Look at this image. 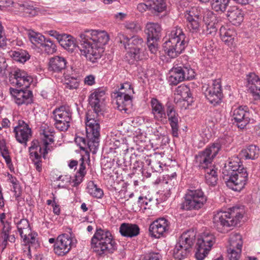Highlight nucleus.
<instances>
[{
  "label": "nucleus",
  "mask_w": 260,
  "mask_h": 260,
  "mask_svg": "<svg viewBox=\"0 0 260 260\" xmlns=\"http://www.w3.org/2000/svg\"><path fill=\"white\" fill-rule=\"evenodd\" d=\"M80 45L78 47L82 55L92 63L100 59L104 51V46L109 41V36L105 31L86 29L79 34ZM60 45L69 52H73L77 47L75 39L70 35L63 34Z\"/></svg>",
  "instance_id": "nucleus-1"
},
{
  "label": "nucleus",
  "mask_w": 260,
  "mask_h": 260,
  "mask_svg": "<svg viewBox=\"0 0 260 260\" xmlns=\"http://www.w3.org/2000/svg\"><path fill=\"white\" fill-rule=\"evenodd\" d=\"M240 162L238 157H233L225 164L222 169L223 179L227 187L236 191H241L248 180L246 169Z\"/></svg>",
  "instance_id": "nucleus-2"
},
{
  "label": "nucleus",
  "mask_w": 260,
  "mask_h": 260,
  "mask_svg": "<svg viewBox=\"0 0 260 260\" xmlns=\"http://www.w3.org/2000/svg\"><path fill=\"white\" fill-rule=\"evenodd\" d=\"M86 137H77L75 142L81 149L89 148L94 153L99 145L100 126L99 121L89 113L86 114Z\"/></svg>",
  "instance_id": "nucleus-3"
},
{
  "label": "nucleus",
  "mask_w": 260,
  "mask_h": 260,
  "mask_svg": "<svg viewBox=\"0 0 260 260\" xmlns=\"http://www.w3.org/2000/svg\"><path fill=\"white\" fill-rule=\"evenodd\" d=\"M243 217V209L234 206L227 211L214 213L213 218L214 227L220 233H225L228 228L236 225Z\"/></svg>",
  "instance_id": "nucleus-4"
},
{
  "label": "nucleus",
  "mask_w": 260,
  "mask_h": 260,
  "mask_svg": "<svg viewBox=\"0 0 260 260\" xmlns=\"http://www.w3.org/2000/svg\"><path fill=\"white\" fill-rule=\"evenodd\" d=\"M185 36L180 27H175L166 37L163 44L165 53L171 58L178 56L185 48Z\"/></svg>",
  "instance_id": "nucleus-5"
},
{
  "label": "nucleus",
  "mask_w": 260,
  "mask_h": 260,
  "mask_svg": "<svg viewBox=\"0 0 260 260\" xmlns=\"http://www.w3.org/2000/svg\"><path fill=\"white\" fill-rule=\"evenodd\" d=\"M91 247L97 254L102 255L112 253L116 249V244L109 231L99 229L91 238Z\"/></svg>",
  "instance_id": "nucleus-6"
},
{
  "label": "nucleus",
  "mask_w": 260,
  "mask_h": 260,
  "mask_svg": "<svg viewBox=\"0 0 260 260\" xmlns=\"http://www.w3.org/2000/svg\"><path fill=\"white\" fill-rule=\"evenodd\" d=\"M214 158L202 152L196 155V162L199 163V168L204 171L206 183L213 186L217 184L218 180V169L211 165Z\"/></svg>",
  "instance_id": "nucleus-7"
},
{
  "label": "nucleus",
  "mask_w": 260,
  "mask_h": 260,
  "mask_svg": "<svg viewBox=\"0 0 260 260\" xmlns=\"http://www.w3.org/2000/svg\"><path fill=\"white\" fill-rule=\"evenodd\" d=\"M194 241L195 232L193 229L183 233L173 249L174 257L178 260H182L187 257L190 253Z\"/></svg>",
  "instance_id": "nucleus-8"
},
{
  "label": "nucleus",
  "mask_w": 260,
  "mask_h": 260,
  "mask_svg": "<svg viewBox=\"0 0 260 260\" xmlns=\"http://www.w3.org/2000/svg\"><path fill=\"white\" fill-rule=\"evenodd\" d=\"M134 93L133 88L129 82L121 84L118 92L115 93L117 109L126 113L132 106V95Z\"/></svg>",
  "instance_id": "nucleus-9"
},
{
  "label": "nucleus",
  "mask_w": 260,
  "mask_h": 260,
  "mask_svg": "<svg viewBox=\"0 0 260 260\" xmlns=\"http://www.w3.org/2000/svg\"><path fill=\"white\" fill-rule=\"evenodd\" d=\"M52 117L55 121V127L60 132L67 131L70 126L72 112L67 105L56 108L52 112Z\"/></svg>",
  "instance_id": "nucleus-10"
},
{
  "label": "nucleus",
  "mask_w": 260,
  "mask_h": 260,
  "mask_svg": "<svg viewBox=\"0 0 260 260\" xmlns=\"http://www.w3.org/2000/svg\"><path fill=\"white\" fill-rule=\"evenodd\" d=\"M214 243L215 238L209 232L199 234L196 242V259H204Z\"/></svg>",
  "instance_id": "nucleus-11"
},
{
  "label": "nucleus",
  "mask_w": 260,
  "mask_h": 260,
  "mask_svg": "<svg viewBox=\"0 0 260 260\" xmlns=\"http://www.w3.org/2000/svg\"><path fill=\"white\" fill-rule=\"evenodd\" d=\"M202 91L209 102L215 106L219 104L223 97L221 85L218 80H213L210 83L205 84Z\"/></svg>",
  "instance_id": "nucleus-12"
},
{
  "label": "nucleus",
  "mask_w": 260,
  "mask_h": 260,
  "mask_svg": "<svg viewBox=\"0 0 260 260\" xmlns=\"http://www.w3.org/2000/svg\"><path fill=\"white\" fill-rule=\"evenodd\" d=\"M76 239L71 234H62L59 235L54 245L55 254L63 256L68 253L73 247L75 246Z\"/></svg>",
  "instance_id": "nucleus-13"
},
{
  "label": "nucleus",
  "mask_w": 260,
  "mask_h": 260,
  "mask_svg": "<svg viewBox=\"0 0 260 260\" xmlns=\"http://www.w3.org/2000/svg\"><path fill=\"white\" fill-rule=\"evenodd\" d=\"M106 99V90L103 88H99L94 89L90 94L88 98L89 104L92 108L94 114L92 112H88L91 115H94L95 119L98 120V116L100 112L102 111V109L104 102Z\"/></svg>",
  "instance_id": "nucleus-14"
},
{
  "label": "nucleus",
  "mask_w": 260,
  "mask_h": 260,
  "mask_svg": "<svg viewBox=\"0 0 260 260\" xmlns=\"http://www.w3.org/2000/svg\"><path fill=\"white\" fill-rule=\"evenodd\" d=\"M54 131L52 127H50L47 124H44L40 127V135L41 136V141L38 142L42 146V149L43 150V158L46 159L47 155L49 152L52 149V146L50 145L54 142L53 135Z\"/></svg>",
  "instance_id": "nucleus-15"
},
{
  "label": "nucleus",
  "mask_w": 260,
  "mask_h": 260,
  "mask_svg": "<svg viewBox=\"0 0 260 260\" xmlns=\"http://www.w3.org/2000/svg\"><path fill=\"white\" fill-rule=\"evenodd\" d=\"M166 118L171 128V134L174 137L178 138L179 132V121L181 120L178 113L175 110L174 105L171 102L166 104Z\"/></svg>",
  "instance_id": "nucleus-16"
},
{
  "label": "nucleus",
  "mask_w": 260,
  "mask_h": 260,
  "mask_svg": "<svg viewBox=\"0 0 260 260\" xmlns=\"http://www.w3.org/2000/svg\"><path fill=\"white\" fill-rule=\"evenodd\" d=\"M30 158L32 161L36 170L41 172L42 170V157H43V150L38 140H33L29 148Z\"/></svg>",
  "instance_id": "nucleus-17"
},
{
  "label": "nucleus",
  "mask_w": 260,
  "mask_h": 260,
  "mask_svg": "<svg viewBox=\"0 0 260 260\" xmlns=\"http://www.w3.org/2000/svg\"><path fill=\"white\" fill-rule=\"evenodd\" d=\"M32 81L31 77L26 72L18 69L14 71L10 79L11 84L22 88H28Z\"/></svg>",
  "instance_id": "nucleus-18"
},
{
  "label": "nucleus",
  "mask_w": 260,
  "mask_h": 260,
  "mask_svg": "<svg viewBox=\"0 0 260 260\" xmlns=\"http://www.w3.org/2000/svg\"><path fill=\"white\" fill-rule=\"evenodd\" d=\"M10 92L15 103L18 106L28 105L32 101V91L28 89L10 88Z\"/></svg>",
  "instance_id": "nucleus-19"
},
{
  "label": "nucleus",
  "mask_w": 260,
  "mask_h": 260,
  "mask_svg": "<svg viewBox=\"0 0 260 260\" xmlns=\"http://www.w3.org/2000/svg\"><path fill=\"white\" fill-rule=\"evenodd\" d=\"M13 132L17 141L21 144L26 145L28 139L31 136V128L23 120H19L18 125L14 127Z\"/></svg>",
  "instance_id": "nucleus-20"
},
{
  "label": "nucleus",
  "mask_w": 260,
  "mask_h": 260,
  "mask_svg": "<svg viewBox=\"0 0 260 260\" xmlns=\"http://www.w3.org/2000/svg\"><path fill=\"white\" fill-rule=\"evenodd\" d=\"M231 142L232 139L230 137L221 138L201 152L215 158L220 149H223L227 151V148L230 146Z\"/></svg>",
  "instance_id": "nucleus-21"
},
{
  "label": "nucleus",
  "mask_w": 260,
  "mask_h": 260,
  "mask_svg": "<svg viewBox=\"0 0 260 260\" xmlns=\"http://www.w3.org/2000/svg\"><path fill=\"white\" fill-rule=\"evenodd\" d=\"M151 113L154 119L161 123L167 122L166 111L163 104L156 98H152L150 101Z\"/></svg>",
  "instance_id": "nucleus-22"
},
{
  "label": "nucleus",
  "mask_w": 260,
  "mask_h": 260,
  "mask_svg": "<svg viewBox=\"0 0 260 260\" xmlns=\"http://www.w3.org/2000/svg\"><path fill=\"white\" fill-rule=\"evenodd\" d=\"M169 227L168 221L165 218H160L150 224L149 232L152 237L158 238L168 230Z\"/></svg>",
  "instance_id": "nucleus-23"
},
{
  "label": "nucleus",
  "mask_w": 260,
  "mask_h": 260,
  "mask_svg": "<svg viewBox=\"0 0 260 260\" xmlns=\"http://www.w3.org/2000/svg\"><path fill=\"white\" fill-rule=\"evenodd\" d=\"M247 109L239 106L233 110V119L237 122V126L241 129L244 128L250 121L249 113L246 111Z\"/></svg>",
  "instance_id": "nucleus-24"
},
{
  "label": "nucleus",
  "mask_w": 260,
  "mask_h": 260,
  "mask_svg": "<svg viewBox=\"0 0 260 260\" xmlns=\"http://www.w3.org/2000/svg\"><path fill=\"white\" fill-rule=\"evenodd\" d=\"M165 8L166 4L164 0H147L146 3H141L137 6V9L141 13L150 10L159 13L162 12Z\"/></svg>",
  "instance_id": "nucleus-25"
},
{
  "label": "nucleus",
  "mask_w": 260,
  "mask_h": 260,
  "mask_svg": "<svg viewBox=\"0 0 260 260\" xmlns=\"http://www.w3.org/2000/svg\"><path fill=\"white\" fill-rule=\"evenodd\" d=\"M186 79L185 70L182 67H174L168 74V81L171 85H177Z\"/></svg>",
  "instance_id": "nucleus-26"
},
{
  "label": "nucleus",
  "mask_w": 260,
  "mask_h": 260,
  "mask_svg": "<svg viewBox=\"0 0 260 260\" xmlns=\"http://www.w3.org/2000/svg\"><path fill=\"white\" fill-rule=\"evenodd\" d=\"M247 87L254 98H260V79L254 73H250L247 76Z\"/></svg>",
  "instance_id": "nucleus-27"
},
{
  "label": "nucleus",
  "mask_w": 260,
  "mask_h": 260,
  "mask_svg": "<svg viewBox=\"0 0 260 260\" xmlns=\"http://www.w3.org/2000/svg\"><path fill=\"white\" fill-rule=\"evenodd\" d=\"M120 234L125 237L132 238L140 233V228L136 224L122 223L119 227Z\"/></svg>",
  "instance_id": "nucleus-28"
},
{
  "label": "nucleus",
  "mask_w": 260,
  "mask_h": 260,
  "mask_svg": "<svg viewBox=\"0 0 260 260\" xmlns=\"http://www.w3.org/2000/svg\"><path fill=\"white\" fill-rule=\"evenodd\" d=\"M226 16L230 22L236 26L240 25L244 19L242 11L235 6L229 9Z\"/></svg>",
  "instance_id": "nucleus-29"
},
{
  "label": "nucleus",
  "mask_w": 260,
  "mask_h": 260,
  "mask_svg": "<svg viewBox=\"0 0 260 260\" xmlns=\"http://www.w3.org/2000/svg\"><path fill=\"white\" fill-rule=\"evenodd\" d=\"M184 199V201L180 204L181 210L188 211L195 209V190L193 187L187 190Z\"/></svg>",
  "instance_id": "nucleus-30"
},
{
  "label": "nucleus",
  "mask_w": 260,
  "mask_h": 260,
  "mask_svg": "<svg viewBox=\"0 0 260 260\" xmlns=\"http://www.w3.org/2000/svg\"><path fill=\"white\" fill-rule=\"evenodd\" d=\"M123 39L121 40L120 43L123 44L125 49L132 50L134 48L143 47L144 42L142 38L138 36H134L130 38L124 36Z\"/></svg>",
  "instance_id": "nucleus-31"
},
{
  "label": "nucleus",
  "mask_w": 260,
  "mask_h": 260,
  "mask_svg": "<svg viewBox=\"0 0 260 260\" xmlns=\"http://www.w3.org/2000/svg\"><path fill=\"white\" fill-rule=\"evenodd\" d=\"M161 28L158 23L149 22L145 27V33L147 36V40L150 41L158 40L160 37Z\"/></svg>",
  "instance_id": "nucleus-32"
},
{
  "label": "nucleus",
  "mask_w": 260,
  "mask_h": 260,
  "mask_svg": "<svg viewBox=\"0 0 260 260\" xmlns=\"http://www.w3.org/2000/svg\"><path fill=\"white\" fill-rule=\"evenodd\" d=\"M67 61L64 58L56 56L50 59L49 70L54 72H60L66 67Z\"/></svg>",
  "instance_id": "nucleus-33"
},
{
  "label": "nucleus",
  "mask_w": 260,
  "mask_h": 260,
  "mask_svg": "<svg viewBox=\"0 0 260 260\" xmlns=\"http://www.w3.org/2000/svg\"><path fill=\"white\" fill-rule=\"evenodd\" d=\"M259 149L256 145H251L241 151L239 156L245 159H255L259 155Z\"/></svg>",
  "instance_id": "nucleus-34"
},
{
  "label": "nucleus",
  "mask_w": 260,
  "mask_h": 260,
  "mask_svg": "<svg viewBox=\"0 0 260 260\" xmlns=\"http://www.w3.org/2000/svg\"><path fill=\"white\" fill-rule=\"evenodd\" d=\"M128 55L136 60L145 59L149 57V54L145 48L142 47L134 48L128 53Z\"/></svg>",
  "instance_id": "nucleus-35"
},
{
  "label": "nucleus",
  "mask_w": 260,
  "mask_h": 260,
  "mask_svg": "<svg viewBox=\"0 0 260 260\" xmlns=\"http://www.w3.org/2000/svg\"><path fill=\"white\" fill-rule=\"evenodd\" d=\"M185 17L186 20V29L189 32L193 34L195 31V11L193 8H191L186 11Z\"/></svg>",
  "instance_id": "nucleus-36"
},
{
  "label": "nucleus",
  "mask_w": 260,
  "mask_h": 260,
  "mask_svg": "<svg viewBox=\"0 0 260 260\" xmlns=\"http://www.w3.org/2000/svg\"><path fill=\"white\" fill-rule=\"evenodd\" d=\"M197 20L199 26L204 23L207 29H209V24L213 20H216V15L211 11H207L203 16L201 14H196V21Z\"/></svg>",
  "instance_id": "nucleus-37"
},
{
  "label": "nucleus",
  "mask_w": 260,
  "mask_h": 260,
  "mask_svg": "<svg viewBox=\"0 0 260 260\" xmlns=\"http://www.w3.org/2000/svg\"><path fill=\"white\" fill-rule=\"evenodd\" d=\"M9 54L14 60L20 63H24L30 58V55L28 52L26 50L22 49L11 51Z\"/></svg>",
  "instance_id": "nucleus-38"
},
{
  "label": "nucleus",
  "mask_w": 260,
  "mask_h": 260,
  "mask_svg": "<svg viewBox=\"0 0 260 260\" xmlns=\"http://www.w3.org/2000/svg\"><path fill=\"white\" fill-rule=\"evenodd\" d=\"M189 89L188 87L184 85H181L178 86L175 90L174 94L177 95H179L182 98V100L185 101L189 105V103L192 102V98L190 97V93H189Z\"/></svg>",
  "instance_id": "nucleus-39"
},
{
  "label": "nucleus",
  "mask_w": 260,
  "mask_h": 260,
  "mask_svg": "<svg viewBox=\"0 0 260 260\" xmlns=\"http://www.w3.org/2000/svg\"><path fill=\"white\" fill-rule=\"evenodd\" d=\"M87 191L92 197L98 199H101L104 196L103 190L98 187L93 181H90L87 183Z\"/></svg>",
  "instance_id": "nucleus-40"
},
{
  "label": "nucleus",
  "mask_w": 260,
  "mask_h": 260,
  "mask_svg": "<svg viewBox=\"0 0 260 260\" xmlns=\"http://www.w3.org/2000/svg\"><path fill=\"white\" fill-rule=\"evenodd\" d=\"M242 245L241 235L237 233H232L229 239V248L242 249Z\"/></svg>",
  "instance_id": "nucleus-41"
},
{
  "label": "nucleus",
  "mask_w": 260,
  "mask_h": 260,
  "mask_svg": "<svg viewBox=\"0 0 260 260\" xmlns=\"http://www.w3.org/2000/svg\"><path fill=\"white\" fill-rule=\"evenodd\" d=\"M207 201V197L205 194L202 189H196V210L200 209H205V204Z\"/></svg>",
  "instance_id": "nucleus-42"
},
{
  "label": "nucleus",
  "mask_w": 260,
  "mask_h": 260,
  "mask_svg": "<svg viewBox=\"0 0 260 260\" xmlns=\"http://www.w3.org/2000/svg\"><path fill=\"white\" fill-rule=\"evenodd\" d=\"M17 225V228L19 234L21 237H23L25 234H28L30 232V228L28 221L26 219H21L18 222L14 221Z\"/></svg>",
  "instance_id": "nucleus-43"
},
{
  "label": "nucleus",
  "mask_w": 260,
  "mask_h": 260,
  "mask_svg": "<svg viewBox=\"0 0 260 260\" xmlns=\"http://www.w3.org/2000/svg\"><path fill=\"white\" fill-rule=\"evenodd\" d=\"M230 0H211L212 9L216 12H224L228 6Z\"/></svg>",
  "instance_id": "nucleus-44"
},
{
  "label": "nucleus",
  "mask_w": 260,
  "mask_h": 260,
  "mask_svg": "<svg viewBox=\"0 0 260 260\" xmlns=\"http://www.w3.org/2000/svg\"><path fill=\"white\" fill-rule=\"evenodd\" d=\"M28 37L30 42L35 46H41L45 41V37L40 33L34 31H30L28 32Z\"/></svg>",
  "instance_id": "nucleus-45"
},
{
  "label": "nucleus",
  "mask_w": 260,
  "mask_h": 260,
  "mask_svg": "<svg viewBox=\"0 0 260 260\" xmlns=\"http://www.w3.org/2000/svg\"><path fill=\"white\" fill-rule=\"evenodd\" d=\"M40 47L48 54H52L56 51V45L50 39L45 38Z\"/></svg>",
  "instance_id": "nucleus-46"
},
{
  "label": "nucleus",
  "mask_w": 260,
  "mask_h": 260,
  "mask_svg": "<svg viewBox=\"0 0 260 260\" xmlns=\"http://www.w3.org/2000/svg\"><path fill=\"white\" fill-rule=\"evenodd\" d=\"M158 40L150 41L147 40V47L150 52L149 57L153 59L155 56H157L158 52V46L157 41Z\"/></svg>",
  "instance_id": "nucleus-47"
},
{
  "label": "nucleus",
  "mask_w": 260,
  "mask_h": 260,
  "mask_svg": "<svg viewBox=\"0 0 260 260\" xmlns=\"http://www.w3.org/2000/svg\"><path fill=\"white\" fill-rule=\"evenodd\" d=\"M63 84L66 88L73 89L78 87L79 82L76 78L68 76L65 77Z\"/></svg>",
  "instance_id": "nucleus-48"
},
{
  "label": "nucleus",
  "mask_w": 260,
  "mask_h": 260,
  "mask_svg": "<svg viewBox=\"0 0 260 260\" xmlns=\"http://www.w3.org/2000/svg\"><path fill=\"white\" fill-rule=\"evenodd\" d=\"M37 234L36 233H32L30 230V233L28 234H25L23 237H21L23 239V241L25 245H35L37 241L36 240V237Z\"/></svg>",
  "instance_id": "nucleus-49"
},
{
  "label": "nucleus",
  "mask_w": 260,
  "mask_h": 260,
  "mask_svg": "<svg viewBox=\"0 0 260 260\" xmlns=\"http://www.w3.org/2000/svg\"><path fill=\"white\" fill-rule=\"evenodd\" d=\"M231 32L232 31L230 30H225L224 27H221L220 28V34L222 40L225 43H232L234 38Z\"/></svg>",
  "instance_id": "nucleus-50"
},
{
  "label": "nucleus",
  "mask_w": 260,
  "mask_h": 260,
  "mask_svg": "<svg viewBox=\"0 0 260 260\" xmlns=\"http://www.w3.org/2000/svg\"><path fill=\"white\" fill-rule=\"evenodd\" d=\"M228 257L229 260H239L241 256V249L228 248Z\"/></svg>",
  "instance_id": "nucleus-51"
},
{
  "label": "nucleus",
  "mask_w": 260,
  "mask_h": 260,
  "mask_svg": "<svg viewBox=\"0 0 260 260\" xmlns=\"http://www.w3.org/2000/svg\"><path fill=\"white\" fill-rule=\"evenodd\" d=\"M160 254L157 252H150L146 254L142 260H161Z\"/></svg>",
  "instance_id": "nucleus-52"
},
{
  "label": "nucleus",
  "mask_w": 260,
  "mask_h": 260,
  "mask_svg": "<svg viewBox=\"0 0 260 260\" xmlns=\"http://www.w3.org/2000/svg\"><path fill=\"white\" fill-rule=\"evenodd\" d=\"M84 176L85 175L76 173L74 178L71 180V182L73 183L72 185L73 186H78L83 181Z\"/></svg>",
  "instance_id": "nucleus-53"
},
{
  "label": "nucleus",
  "mask_w": 260,
  "mask_h": 260,
  "mask_svg": "<svg viewBox=\"0 0 260 260\" xmlns=\"http://www.w3.org/2000/svg\"><path fill=\"white\" fill-rule=\"evenodd\" d=\"M220 19L216 16V20H213L212 22H211L209 24V29H213V31H216L218 27H222L220 24H219Z\"/></svg>",
  "instance_id": "nucleus-54"
},
{
  "label": "nucleus",
  "mask_w": 260,
  "mask_h": 260,
  "mask_svg": "<svg viewBox=\"0 0 260 260\" xmlns=\"http://www.w3.org/2000/svg\"><path fill=\"white\" fill-rule=\"evenodd\" d=\"M6 45L5 37L4 36V27L0 22V47H3Z\"/></svg>",
  "instance_id": "nucleus-55"
},
{
  "label": "nucleus",
  "mask_w": 260,
  "mask_h": 260,
  "mask_svg": "<svg viewBox=\"0 0 260 260\" xmlns=\"http://www.w3.org/2000/svg\"><path fill=\"white\" fill-rule=\"evenodd\" d=\"M80 160L81 162L80 164L79 169L77 173H79L80 174H82V175H85L86 171L83 157H81L80 158Z\"/></svg>",
  "instance_id": "nucleus-56"
},
{
  "label": "nucleus",
  "mask_w": 260,
  "mask_h": 260,
  "mask_svg": "<svg viewBox=\"0 0 260 260\" xmlns=\"http://www.w3.org/2000/svg\"><path fill=\"white\" fill-rule=\"evenodd\" d=\"M184 70H185V80H191L194 77V70L190 69H188L187 68H184Z\"/></svg>",
  "instance_id": "nucleus-57"
},
{
  "label": "nucleus",
  "mask_w": 260,
  "mask_h": 260,
  "mask_svg": "<svg viewBox=\"0 0 260 260\" xmlns=\"http://www.w3.org/2000/svg\"><path fill=\"white\" fill-rule=\"evenodd\" d=\"M47 33L49 36L53 37L55 38V39H56L57 40V41H58V42H59L60 39H61V38H62V35H63V34H59L58 32H57V31H56L55 30H48L47 31Z\"/></svg>",
  "instance_id": "nucleus-58"
},
{
  "label": "nucleus",
  "mask_w": 260,
  "mask_h": 260,
  "mask_svg": "<svg viewBox=\"0 0 260 260\" xmlns=\"http://www.w3.org/2000/svg\"><path fill=\"white\" fill-rule=\"evenodd\" d=\"M1 154H2V156L3 157V158L5 159L7 165L9 167H10L11 166H12V160H11L10 156L9 155V151L3 152L1 153Z\"/></svg>",
  "instance_id": "nucleus-59"
},
{
  "label": "nucleus",
  "mask_w": 260,
  "mask_h": 260,
  "mask_svg": "<svg viewBox=\"0 0 260 260\" xmlns=\"http://www.w3.org/2000/svg\"><path fill=\"white\" fill-rule=\"evenodd\" d=\"M84 83L88 85L91 86L95 83V77L93 75H90L86 76L84 79Z\"/></svg>",
  "instance_id": "nucleus-60"
},
{
  "label": "nucleus",
  "mask_w": 260,
  "mask_h": 260,
  "mask_svg": "<svg viewBox=\"0 0 260 260\" xmlns=\"http://www.w3.org/2000/svg\"><path fill=\"white\" fill-rule=\"evenodd\" d=\"M3 225V228L2 230L3 233H8L9 234V232L11 230V226L9 224V223L7 221H6L4 224H2Z\"/></svg>",
  "instance_id": "nucleus-61"
},
{
  "label": "nucleus",
  "mask_w": 260,
  "mask_h": 260,
  "mask_svg": "<svg viewBox=\"0 0 260 260\" xmlns=\"http://www.w3.org/2000/svg\"><path fill=\"white\" fill-rule=\"evenodd\" d=\"M126 27L132 31H135L137 30L138 27L136 23L134 22H130L126 24Z\"/></svg>",
  "instance_id": "nucleus-62"
},
{
  "label": "nucleus",
  "mask_w": 260,
  "mask_h": 260,
  "mask_svg": "<svg viewBox=\"0 0 260 260\" xmlns=\"http://www.w3.org/2000/svg\"><path fill=\"white\" fill-rule=\"evenodd\" d=\"M8 149L6 145V143L4 140L0 141V152L1 153L8 151Z\"/></svg>",
  "instance_id": "nucleus-63"
},
{
  "label": "nucleus",
  "mask_w": 260,
  "mask_h": 260,
  "mask_svg": "<svg viewBox=\"0 0 260 260\" xmlns=\"http://www.w3.org/2000/svg\"><path fill=\"white\" fill-rule=\"evenodd\" d=\"M13 189L14 191L15 192L16 196L17 197H19L21 191L20 185L18 183L15 184V185H13Z\"/></svg>",
  "instance_id": "nucleus-64"
}]
</instances>
